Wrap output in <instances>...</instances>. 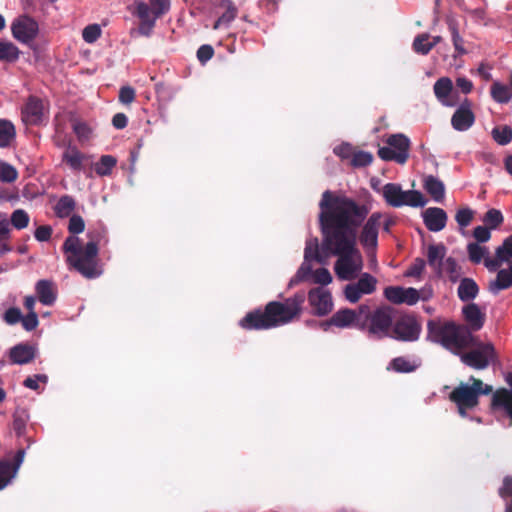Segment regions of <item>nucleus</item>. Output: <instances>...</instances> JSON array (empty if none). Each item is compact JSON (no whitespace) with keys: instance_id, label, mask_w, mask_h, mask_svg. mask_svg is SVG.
<instances>
[{"instance_id":"obj_1","label":"nucleus","mask_w":512,"mask_h":512,"mask_svg":"<svg viewBox=\"0 0 512 512\" xmlns=\"http://www.w3.org/2000/svg\"><path fill=\"white\" fill-rule=\"evenodd\" d=\"M319 208L322 252L326 257L338 258L334 270L339 279H355L363 266L357 236L360 226L369 215V207L344 194L326 190L322 194Z\"/></svg>"},{"instance_id":"obj_2","label":"nucleus","mask_w":512,"mask_h":512,"mask_svg":"<svg viewBox=\"0 0 512 512\" xmlns=\"http://www.w3.org/2000/svg\"><path fill=\"white\" fill-rule=\"evenodd\" d=\"M304 302V292H297L283 302L270 301L264 309L256 308L246 313L239 326L247 331H260L286 325L300 317Z\"/></svg>"},{"instance_id":"obj_3","label":"nucleus","mask_w":512,"mask_h":512,"mask_svg":"<svg viewBox=\"0 0 512 512\" xmlns=\"http://www.w3.org/2000/svg\"><path fill=\"white\" fill-rule=\"evenodd\" d=\"M89 242L85 246L80 245L76 236H69L63 243L62 249L69 253L67 262L84 277L92 279L101 274L98 266L99 244L105 242L106 233L103 230H95L88 233Z\"/></svg>"},{"instance_id":"obj_4","label":"nucleus","mask_w":512,"mask_h":512,"mask_svg":"<svg viewBox=\"0 0 512 512\" xmlns=\"http://www.w3.org/2000/svg\"><path fill=\"white\" fill-rule=\"evenodd\" d=\"M393 312L391 306L384 305L371 310L369 305H360L359 329L369 338L380 340L390 337L393 325Z\"/></svg>"},{"instance_id":"obj_5","label":"nucleus","mask_w":512,"mask_h":512,"mask_svg":"<svg viewBox=\"0 0 512 512\" xmlns=\"http://www.w3.org/2000/svg\"><path fill=\"white\" fill-rule=\"evenodd\" d=\"M470 348H472L470 351L461 354L460 359L465 365L473 369H486L498 360L495 347L490 342L484 343L475 337L474 344Z\"/></svg>"},{"instance_id":"obj_6","label":"nucleus","mask_w":512,"mask_h":512,"mask_svg":"<svg viewBox=\"0 0 512 512\" xmlns=\"http://www.w3.org/2000/svg\"><path fill=\"white\" fill-rule=\"evenodd\" d=\"M382 195L386 203L392 207H424L427 200L423 194L417 190L403 191L401 186L396 183H387L383 186Z\"/></svg>"},{"instance_id":"obj_7","label":"nucleus","mask_w":512,"mask_h":512,"mask_svg":"<svg viewBox=\"0 0 512 512\" xmlns=\"http://www.w3.org/2000/svg\"><path fill=\"white\" fill-rule=\"evenodd\" d=\"M421 332L419 318L413 313H406L393 322L390 337L402 342H415L420 338Z\"/></svg>"},{"instance_id":"obj_8","label":"nucleus","mask_w":512,"mask_h":512,"mask_svg":"<svg viewBox=\"0 0 512 512\" xmlns=\"http://www.w3.org/2000/svg\"><path fill=\"white\" fill-rule=\"evenodd\" d=\"M474 338L466 326L451 322L441 345L455 355L461 356L464 349L470 348L474 344Z\"/></svg>"},{"instance_id":"obj_9","label":"nucleus","mask_w":512,"mask_h":512,"mask_svg":"<svg viewBox=\"0 0 512 512\" xmlns=\"http://www.w3.org/2000/svg\"><path fill=\"white\" fill-rule=\"evenodd\" d=\"M129 10L139 19L140 33L149 35L160 15V0H150V5L143 1H135Z\"/></svg>"},{"instance_id":"obj_10","label":"nucleus","mask_w":512,"mask_h":512,"mask_svg":"<svg viewBox=\"0 0 512 512\" xmlns=\"http://www.w3.org/2000/svg\"><path fill=\"white\" fill-rule=\"evenodd\" d=\"M11 33L15 40L30 46L39 34L38 22L26 14L20 15L12 21Z\"/></svg>"},{"instance_id":"obj_11","label":"nucleus","mask_w":512,"mask_h":512,"mask_svg":"<svg viewBox=\"0 0 512 512\" xmlns=\"http://www.w3.org/2000/svg\"><path fill=\"white\" fill-rule=\"evenodd\" d=\"M384 214L381 212H373L369 217L367 216L363 221L359 233V241L366 249H376L378 244L379 229L382 224Z\"/></svg>"},{"instance_id":"obj_12","label":"nucleus","mask_w":512,"mask_h":512,"mask_svg":"<svg viewBox=\"0 0 512 512\" xmlns=\"http://www.w3.org/2000/svg\"><path fill=\"white\" fill-rule=\"evenodd\" d=\"M377 279L369 273H363L357 282L349 283L344 287V296L351 302H358L362 295L372 294L376 290Z\"/></svg>"},{"instance_id":"obj_13","label":"nucleus","mask_w":512,"mask_h":512,"mask_svg":"<svg viewBox=\"0 0 512 512\" xmlns=\"http://www.w3.org/2000/svg\"><path fill=\"white\" fill-rule=\"evenodd\" d=\"M360 320V306L355 310L343 308L334 313L329 320L323 321L320 326L324 331H327L330 326L348 328L354 325L359 329Z\"/></svg>"},{"instance_id":"obj_14","label":"nucleus","mask_w":512,"mask_h":512,"mask_svg":"<svg viewBox=\"0 0 512 512\" xmlns=\"http://www.w3.org/2000/svg\"><path fill=\"white\" fill-rule=\"evenodd\" d=\"M475 120L472 102L468 98H464L451 117V126L456 131L464 132L474 125Z\"/></svg>"},{"instance_id":"obj_15","label":"nucleus","mask_w":512,"mask_h":512,"mask_svg":"<svg viewBox=\"0 0 512 512\" xmlns=\"http://www.w3.org/2000/svg\"><path fill=\"white\" fill-rule=\"evenodd\" d=\"M384 297L393 304H416L420 297L417 289L413 287L388 286L384 289Z\"/></svg>"},{"instance_id":"obj_16","label":"nucleus","mask_w":512,"mask_h":512,"mask_svg":"<svg viewBox=\"0 0 512 512\" xmlns=\"http://www.w3.org/2000/svg\"><path fill=\"white\" fill-rule=\"evenodd\" d=\"M490 410L493 413H502L507 416L512 425V389H496L491 396Z\"/></svg>"},{"instance_id":"obj_17","label":"nucleus","mask_w":512,"mask_h":512,"mask_svg":"<svg viewBox=\"0 0 512 512\" xmlns=\"http://www.w3.org/2000/svg\"><path fill=\"white\" fill-rule=\"evenodd\" d=\"M308 300L317 316H325L332 311L333 302L329 291L313 288L308 293Z\"/></svg>"},{"instance_id":"obj_18","label":"nucleus","mask_w":512,"mask_h":512,"mask_svg":"<svg viewBox=\"0 0 512 512\" xmlns=\"http://www.w3.org/2000/svg\"><path fill=\"white\" fill-rule=\"evenodd\" d=\"M437 100L447 107H453L458 103V93L453 89L452 80L448 77L439 78L433 86Z\"/></svg>"},{"instance_id":"obj_19","label":"nucleus","mask_w":512,"mask_h":512,"mask_svg":"<svg viewBox=\"0 0 512 512\" xmlns=\"http://www.w3.org/2000/svg\"><path fill=\"white\" fill-rule=\"evenodd\" d=\"M449 399L456 405L469 406L471 408L479 405V398L473 383L471 385L461 383L453 389Z\"/></svg>"},{"instance_id":"obj_20","label":"nucleus","mask_w":512,"mask_h":512,"mask_svg":"<svg viewBox=\"0 0 512 512\" xmlns=\"http://www.w3.org/2000/svg\"><path fill=\"white\" fill-rule=\"evenodd\" d=\"M24 457L25 449L20 448L16 452L12 462L8 460L0 461V490H3L16 476L21 464L24 461Z\"/></svg>"},{"instance_id":"obj_21","label":"nucleus","mask_w":512,"mask_h":512,"mask_svg":"<svg viewBox=\"0 0 512 512\" xmlns=\"http://www.w3.org/2000/svg\"><path fill=\"white\" fill-rule=\"evenodd\" d=\"M423 222L431 232L443 230L447 223V214L442 208L430 207L423 212Z\"/></svg>"},{"instance_id":"obj_22","label":"nucleus","mask_w":512,"mask_h":512,"mask_svg":"<svg viewBox=\"0 0 512 512\" xmlns=\"http://www.w3.org/2000/svg\"><path fill=\"white\" fill-rule=\"evenodd\" d=\"M43 117V103L35 97L30 96L22 109V120L29 125H37Z\"/></svg>"},{"instance_id":"obj_23","label":"nucleus","mask_w":512,"mask_h":512,"mask_svg":"<svg viewBox=\"0 0 512 512\" xmlns=\"http://www.w3.org/2000/svg\"><path fill=\"white\" fill-rule=\"evenodd\" d=\"M462 314L466 326L471 332L480 330L485 323L486 315L475 303H469L462 308Z\"/></svg>"},{"instance_id":"obj_24","label":"nucleus","mask_w":512,"mask_h":512,"mask_svg":"<svg viewBox=\"0 0 512 512\" xmlns=\"http://www.w3.org/2000/svg\"><path fill=\"white\" fill-rule=\"evenodd\" d=\"M36 357V348L28 343H19L9 350L11 363L24 365L34 360Z\"/></svg>"},{"instance_id":"obj_25","label":"nucleus","mask_w":512,"mask_h":512,"mask_svg":"<svg viewBox=\"0 0 512 512\" xmlns=\"http://www.w3.org/2000/svg\"><path fill=\"white\" fill-rule=\"evenodd\" d=\"M38 300L47 306L54 304L57 298V288L52 280L42 279L35 285Z\"/></svg>"},{"instance_id":"obj_26","label":"nucleus","mask_w":512,"mask_h":512,"mask_svg":"<svg viewBox=\"0 0 512 512\" xmlns=\"http://www.w3.org/2000/svg\"><path fill=\"white\" fill-rule=\"evenodd\" d=\"M512 287V262L507 269H500L497 272L496 279L489 283V291L496 295L500 291Z\"/></svg>"},{"instance_id":"obj_27","label":"nucleus","mask_w":512,"mask_h":512,"mask_svg":"<svg viewBox=\"0 0 512 512\" xmlns=\"http://www.w3.org/2000/svg\"><path fill=\"white\" fill-rule=\"evenodd\" d=\"M446 255V247L440 244H431L427 249V262L429 266H431L438 275L442 273V264L444 263L443 259Z\"/></svg>"},{"instance_id":"obj_28","label":"nucleus","mask_w":512,"mask_h":512,"mask_svg":"<svg viewBox=\"0 0 512 512\" xmlns=\"http://www.w3.org/2000/svg\"><path fill=\"white\" fill-rule=\"evenodd\" d=\"M423 188L436 202H442L445 197L444 183L433 175H427L423 179Z\"/></svg>"},{"instance_id":"obj_29","label":"nucleus","mask_w":512,"mask_h":512,"mask_svg":"<svg viewBox=\"0 0 512 512\" xmlns=\"http://www.w3.org/2000/svg\"><path fill=\"white\" fill-rule=\"evenodd\" d=\"M479 293V286L472 278L464 277L460 279L457 289V295L462 302L474 300Z\"/></svg>"},{"instance_id":"obj_30","label":"nucleus","mask_w":512,"mask_h":512,"mask_svg":"<svg viewBox=\"0 0 512 512\" xmlns=\"http://www.w3.org/2000/svg\"><path fill=\"white\" fill-rule=\"evenodd\" d=\"M446 24L448 30L451 34V40L456 52V55L462 56L467 53V50L464 47V39L459 33V23L454 17H447Z\"/></svg>"},{"instance_id":"obj_31","label":"nucleus","mask_w":512,"mask_h":512,"mask_svg":"<svg viewBox=\"0 0 512 512\" xmlns=\"http://www.w3.org/2000/svg\"><path fill=\"white\" fill-rule=\"evenodd\" d=\"M76 209V200L68 194L62 195L54 206V213L58 218H66L72 215Z\"/></svg>"},{"instance_id":"obj_32","label":"nucleus","mask_w":512,"mask_h":512,"mask_svg":"<svg viewBox=\"0 0 512 512\" xmlns=\"http://www.w3.org/2000/svg\"><path fill=\"white\" fill-rule=\"evenodd\" d=\"M450 324L451 322L442 324L435 320H429L427 323V339L442 344Z\"/></svg>"},{"instance_id":"obj_33","label":"nucleus","mask_w":512,"mask_h":512,"mask_svg":"<svg viewBox=\"0 0 512 512\" xmlns=\"http://www.w3.org/2000/svg\"><path fill=\"white\" fill-rule=\"evenodd\" d=\"M386 143L397 153L403 154L405 156V162H407L410 149V140L407 136L404 134H393L387 138Z\"/></svg>"},{"instance_id":"obj_34","label":"nucleus","mask_w":512,"mask_h":512,"mask_svg":"<svg viewBox=\"0 0 512 512\" xmlns=\"http://www.w3.org/2000/svg\"><path fill=\"white\" fill-rule=\"evenodd\" d=\"M83 160L84 155L76 147H68L62 155V161L75 171L82 169Z\"/></svg>"},{"instance_id":"obj_35","label":"nucleus","mask_w":512,"mask_h":512,"mask_svg":"<svg viewBox=\"0 0 512 512\" xmlns=\"http://www.w3.org/2000/svg\"><path fill=\"white\" fill-rule=\"evenodd\" d=\"M223 5L225 6L226 10L225 12L214 22L213 29L218 30L222 26H228L237 16L238 10L235 7V5L229 1L226 0L223 2Z\"/></svg>"},{"instance_id":"obj_36","label":"nucleus","mask_w":512,"mask_h":512,"mask_svg":"<svg viewBox=\"0 0 512 512\" xmlns=\"http://www.w3.org/2000/svg\"><path fill=\"white\" fill-rule=\"evenodd\" d=\"M326 256L322 252L321 246L319 247L317 238L306 242V247L304 250V260L305 262H310L315 260L319 263H323Z\"/></svg>"},{"instance_id":"obj_37","label":"nucleus","mask_w":512,"mask_h":512,"mask_svg":"<svg viewBox=\"0 0 512 512\" xmlns=\"http://www.w3.org/2000/svg\"><path fill=\"white\" fill-rule=\"evenodd\" d=\"M20 50L9 41H0V61L12 63L18 60Z\"/></svg>"},{"instance_id":"obj_38","label":"nucleus","mask_w":512,"mask_h":512,"mask_svg":"<svg viewBox=\"0 0 512 512\" xmlns=\"http://www.w3.org/2000/svg\"><path fill=\"white\" fill-rule=\"evenodd\" d=\"M15 136L14 125L8 120L0 119V147H8Z\"/></svg>"},{"instance_id":"obj_39","label":"nucleus","mask_w":512,"mask_h":512,"mask_svg":"<svg viewBox=\"0 0 512 512\" xmlns=\"http://www.w3.org/2000/svg\"><path fill=\"white\" fill-rule=\"evenodd\" d=\"M491 96L498 103H507L512 98V89L507 85L495 82L491 86Z\"/></svg>"},{"instance_id":"obj_40","label":"nucleus","mask_w":512,"mask_h":512,"mask_svg":"<svg viewBox=\"0 0 512 512\" xmlns=\"http://www.w3.org/2000/svg\"><path fill=\"white\" fill-rule=\"evenodd\" d=\"M117 160L112 155H102L100 160L95 164V172L99 176H108L112 169L116 166Z\"/></svg>"},{"instance_id":"obj_41","label":"nucleus","mask_w":512,"mask_h":512,"mask_svg":"<svg viewBox=\"0 0 512 512\" xmlns=\"http://www.w3.org/2000/svg\"><path fill=\"white\" fill-rule=\"evenodd\" d=\"M417 364L414 362H411L410 360L406 359L405 357H396L392 359V361L389 364L388 369H393L395 372L398 373H410L416 370Z\"/></svg>"},{"instance_id":"obj_42","label":"nucleus","mask_w":512,"mask_h":512,"mask_svg":"<svg viewBox=\"0 0 512 512\" xmlns=\"http://www.w3.org/2000/svg\"><path fill=\"white\" fill-rule=\"evenodd\" d=\"M491 134L493 140L502 146L509 144L512 140V129L507 125L493 128Z\"/></svg>"},{"instance_id":"obj_43","label":"nucleus","mask_w":512,"mask_h":512,"mask_svg":"<svg viewBox=\"0 0 512 512\" xmlns=\"http://www.w3.org/2000/svg\"><path fill=\"white\" fill-rule=\"evenodd\" d=\"M467 252L469 260L474 264L484 262L485 256L488 254V249L478 243H469L467 245Z\"/></svg>"},{"instance_id":"obj_44","label":"nucleus","mask_w":512,"mask_h":512,"mask_svg":"<svg viewBox=\"0 0 512 512\" xmlns=\"http://www.w3.org/2000/svg\"><path fill=\"white\" fill-rule=\"evenodd\" d=\"M442 271H444L451 282L455 283L460 280L461 268L457 264L456 260L452 257H448L442 264Z\"/></svg>"},{"instance_id":"obj_45","label":"nucleus","mask_w":512,"mask_h":512,"mask_svg":"<svg viewBox=\"0 0 512 512\" xmlns=\"http://www.w3.org/2000/svg\"><path fill=\"white\" fill-rule=\"evenodd\" d=\"M503 221L504 216L502 212L495 208L489 209L483 217V222L485 226L489 227L492 230L497 229L499 226H501Z\"/></svg>"},{"instance_id":"obj_46","label":"nucleus","mask_w":512,"mask_h":512,"mask_svg":"<svg viewBox=\"0 0 512 512\" xmlns=\"http://www.w3.org/2000/svg\"><path fill=\"white\" fill-rule=\"evenodd\" d=\"M30 217L23 209H16L12 212L10 217V225L17 230H22L29 225Z\"/></svg>"},{"instance_id":"obj_47","label":"nucleus","mask_w":512,"mask_h":512,"mask_svg":"<svg viewBox=\"0 0 512 512\" xmlns=\"http://www.w3.org/2000/svg\"><path fill=\"white\" fill-rule=\"evenodd\" d=\"M378 157L384 161H395L398 164H405V156L397 153L392 147H380L378 149Z\"/></svg>"},{"instance_id":"obj_48","label":"nucleus","mask_w":512,"mask_h":512,"mask_svg":"<svg viewBox=\"0 0 512 512\" xmlns=\"http://www.w3.org/2000/svg\"><path fill=\"white\" fill-rule=\"evenodd\" d=\"M430 35L427 33L419 34L413 41V49L416 53L421 55H427L431 50L432 46L429 44Z\"/></svg>"},{"instance_id":"obj_49","label":"nucleus","mask_w":512,"mask_h":512,"mask_svg":"<svg viewBox=\"0 0 512 512\" xmlns=\"http://www.w3.org/2000/svg\"><path fill=\"white\" fill-rule=\"evenodd\" d=\"M373 161V156L369 152L358 151L352 154L351 165L353 167H366Z\"/></svg>"},{"instance_id":"obj_50","label":"nucleus","mask_w":512,"mask_h":512,"mask_svg":"<svg viewBox=\"0 0 512 512\" xmlns=\"http://www.w3.org/2000/svg\"><path fill=\"white\" fill-rule=\"evenodd\" d=\"M28 416L24 413H14L12 427L17 437H22L25 434Z\"/></svg>"},{"instance_id":"obj_51","label":"nucleus","mask_w":512,"mask_h":512,"mask_svg":"<svg viewBox=\"0 0 512 512\" xmlns=\"http://www.w3.org/2000/svg\"><path fill=\"white\" fill-rule=\"evenodd\" d=\"M101 28L98 24H90L86 26L82 31V37L87 43H94L101 36Z\"/></svg>"},{"instance_id":"obj_52","label":"nucleus","mask_w":512,"mask_h":512,"mask_svg":"<svg viewBox=\"0 0 512 512\" xmlns=\"http://www.w3.org/2000/svg\"><path fill=\"white\" fill-rule=\"evenodd\" d=\"M18 177L17 170L8 163H2L0 165V181L11 183L14 182Z\"/></svg>"},{"instance_id":"obj_53","label":"nucleus","mask_w":512,"mask_h":512,"mask_svg":"<svg viewBox=\"0 0 512 512\" xmlns=\"http://www.w3.org/2000/svg\"><path fill=\"white\" fill-rule=\"evenodd\" d=\"M474 217V211L468 207L460 208L455 215V220L460 227H467Z\"/></svg>"},{"instance_id":"obj_54","label":"nucleus","mask_w":512,"mask_h":512,"mask_svg":"<svg viewBox=\"0 0 512 512\" xmlns=\"http://www.w3.org/2000/svg\"><path fill=\"white\" fill-rule=\"evenodd\" d=\"M85 229V222L83 218L80 215L73 214L70 216L69 224H68V231L72 235L80 234Z\"/></svg>"},{"instance_id":"obj_55","label":"nucleus","mask_w":512,"mask_h":512,"mask_svg":"<svg viewBox=\"0 0 512 512\" xmlns=\"http://www.w3.org/2000/svg\"><path fill=\"white\" fill-rule=\"evenodd\" d=\"M73 131L81 142L88 140L91 135L90 127L82 121H75L73 123Z\"/></svg>"},{"instance_id":"obj_56","label":"nucleus","mask_w":512,"mask_h":512,"mask_svg":"<svg viewBox=\"0 0 512 512\" xmlns=\"http://www.w3.org/2000/svg\"><path fill=\"white\" fill-rule=\"evenodd\" d=\"M496 254H498L499 258L504 257L506 261L512 258V235L504 239L502 245L497 247Z\"/></svg>"},{"instance_id":"obj_57","label":"nucleus","mask_w":512,"mask_h":512,"mask_svg":"<svg viewBox=\"0 0 512 512\" xmlns=\"http://www.w3.org/2000/svg\"><path fill=\"white\" fill-rule=\"evenodd\" d=\"M136 97L135 89L131 86H123L119 90V101L124 105L131 104Z\"/></svg>"},{"instance_id":"obj_58","label":"nucleus","mask_w":512,"mask_h":512,"mask_svg":"<svg viewBox=\"0 0 512 512\" xmlns=\"http://www.w3.org/2000/svg\"><path fill=\"white\" fill-rule=\"evenodd\" d=\"M313 280L317 284L328 285L332 282V276L328 269L318 268L313 272Z\"/></svg>"},{"instance_id":"obj_59","label":"nucleus","mask_w":512,"mask_h":512,"mask_svg":"<svg viewBox=\"0 0 512 512\" xmlns=\"http://www.w3.org/2000/svg\"><path fill=\"white\" fill-rule=\"evenodd\" d=\"M22 319V313L19 308L17 307H11L7 309L3 315V320L8 325H15L18 322H20Z\"/></svg>"},{"instance_id":"obj_60","label":"nucleus","mask_w":512,"mask_h":512,"mask_svg":"<svg viewBox=\"0 0 512 512\" xmlns=\"http://www.w3.org/2000/svg\"><path fill=\"white\" fill-rule=\"evenodd\" d=\"M48 376L45 374H36L33 377H27L23 381V385L26 388L37 391L39 389V382L47 383Z\"/></svg>"},{"instance_id":"obj_61","label":"nucleus","mask_w":512,"mask_h":512,"mask_svg":"<svg viewBox=\"0 0 512 512\" xmlns=\"http://www.w3.org/2000/svg\"><path fill=\"white\" fill-rule=\"evenodd\" d=\"M469 381L471 383H473V385H474V387L476 389L478 398L480 397V395H489V394H493L494 393L492 386L488 385V384H484L481 379H478V378H475L474 376H471L469 378Z\"/></svg>"},{"instance_id":"obj_62","label":"nucleus","mask_w":512,"mask_h":512,"mask_svg":"<svg viewBox=\"0 0 512 512\" xmlns=\"http://www.w3.org/2000/svg\"><path fill=\"white\" fill-rule=\"evenodd\" d=\"M214 56V49L209 44L201 45L197 50V59L200 63L205 64Z\"/></svg>"},{"instance_id":"obj_63","label":"nucleus","mask_w":512,"mask_h":512,"mask_svg":"<svg viewBox=\"0 0 512 512\" xmlns=\"http://www.w3.org/2000/svg\"><path fill=\"white\" fill-rule=\"evenodd\" d=\"M487 226H477L473 230V236L479 243H485L490 240L491 232Z\"/></svg>"},{"instance_id":"obj_64","label":"nucleus","mask_w":512,"mask_h":512,"mask_svg":"<svg viewBox=\"0 0 512 512\" xmlns=\"http://www.w3.org/2000/svg\"><path fill=\"white\" fill-rule=\"evenodd\" d=\"M20 322L26 331L36 329L39 324L37 313H28L26 316H22Z\"/></svg>"}]
</instances>
